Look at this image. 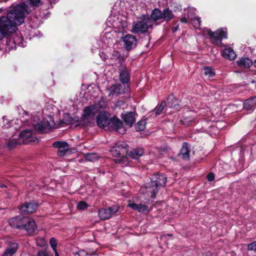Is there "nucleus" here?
<instances>
[{
    "instance_id": "nucleus-20",
    "label": "nucleus",
    "mask_w": 256,
    "mask_h": 256,
    "mask_svg": "<svg viewBox=\"0 0 256 256\" xmlns=\"http://www.w3.org/2000/svg\"><path fill=\"white\" fill-rule=\"evenodd\" d=\"M128 206L132 209L137 210L140 212H149L148 208L146 204H136L133 202H130Z\"/></svg>"
},
{
    "instance_id": "nucleus-35",
    "label": "nucleus",
    "mask_w": 256,
    "mask_h": 256,
    "mask_svg": "<svg viewBox=\"0 0 256 256\" xmlns=\"http://www.w3.org/2000/svg\"><path fill=\"white\" fill-rule=\"evenodd\" d=\"M248 104H250L251 106H254V108H255V106H256V96H254V97H252V98L248 99L246 100V105L247 106Z\"/></svg>"
},
{
    "instance_id": "nucleus-55",
    "label": "nucleus",
    "mask_w": 256,
    "mask_h": 256,
    "mask_svg": "<svg viewBox=\"0 0 256 256\" xmlns=\"http://www.w3.org/2000/svg\"><path fill=\"white\" fill-rule=\"evenodd\" d=\"M168 236H172V234H168Z\"/></svg>"
},
{
    "instance_id": "nucleus-25",
    "label": "nucleus",
    "mask_w": 256,
    "mask_h": 256,
    "mask_svg": "<svg viewBox=\"0 0 256 256\" xmlns=\"http://www.w3.org/2000/svg\"><path fill=\"white\" fill-rule=\"evenodd\" d=\"M144 150L142 148H138L130 151L128 153V156L134 159H138L140 156H142Z\"/></svg>"
},
{
    "instance_id": "nucleus-33",
    "label": "nucleus",
    "mask_w": 256,
    "mask_h": 256,
    "mask_svg": "<svg viewBox=\"0 0 256 256\" xmlns=\"http://www.w3.org/2000/svg\"><path fill=\"white\" fill-rule=\"evenodd\" d=\"M85 158L86 160L89 161H94L98 160V156L95 153H88L85 156Z\"/></svg>"
},
{
    "instance_id": "nucleus-26",
    "label": "nucleus",
    "mask_w": 256,
    "mask_h": 256,
    "mask_svg": "<svg viewBox=\"0 0 256 256\" xmlns=\"http://www.w3.org/2000/svg\"><path fill=\"white\" fill-rule=\"evenodd\" d=\"M153 22L162 19V12L158 8H154L152 12L150 17Z\"/></svg>"
},
{
    "instance_id": "nucleus-11",
    "label": "nucleus",
    "mask_w": 256,
    "mask_h": 256,
    "mask_svg": "<svg viewBox=\"0 0 256 256\" xmlns=\"http://www.w3.org/2000/svg\"><path fill=\"white\" fill-rule=\"evenodd\" d=\"M112 118L108 112H100L96 116V123L98 126L102 128H104L110 124Z\"/></svg>"
},
{
    "instance_id": "nucleus-41",
    "label": "nucleus",
    "mask_w": 256,
    "mask_h": 256,
    "mask_svg": "<svg viewBox=\"0 0 256 256\" xmlns=\"http://www.w3.org/2000/svg\"><path fill=\"white\" fill-rule=\"evenodd\" d=\"M38 256H51L49 253L45 250H40L38 252Z\"/></svg>"
},
{
    "instance_id": "nucleus-56",
    "label": "nucleus",
    "mask_w": 256,
    "mask_h": 256,
    "mask_svg": "<svg viewBox=\"0 0 256 256\" xmlns=\"http://www.w3.org/2000/svg\"><path fill=\"white\" fill-rule=\"evenodd\" d=\"M28 228H31V226L30 224H28Z\"/></svg>"
},
{
    "instance_id": "nucleus-34",
    "label": "nucleus",
    "mask_w": 256,
    "mask_h": 256,
    "mask_svg": "<svg viewBox=\"0 0 256 256\" xmlns=\"http://www.w3.org/2000/svg\"><path fill=\"white\" fill-rule=\"evenodd\" d=\"M120 158L116 159L115 162L116 163L120 164H125L128 162V158L126 156H120Z\"/></svg>"
},
{
    "instance_id": "nucleus-3",
    "label": "nucleus",
    "mask_w": 256,
    "mask_h": 256,
    "mask_svg": "<svg viewBox=\"0 0 256 256\" xmlns=\"http://www.w3.org/2000/svg\"><path fill=\"white\" fill-rule=\"evenodd\" d=\"M153 22L147 15H142L138 18V20L132 24V32L134 34H144L148 32L150 28H152Z\"/></svg>"
},
{
    "instance_id": "nucleus-51",
    "label": "nucleus",
    "mask_w": 256,
    "mask_h": 256,
    "mask_svg": "<svg viewBox=\"0 0 256 256\" xmlns=\"http://www.w3.org/2000/svg\"><path fill=\"white\" fill-rule=\"evenodd\" d=\"M5 128H8L10 127V123L8 121H7V124L4 126Z\"/></svg>"
},
{
    "instance_id": "nucleus-43",
    "label": "nucleus",
    "mask_w": 256,
    "mask_h": 256,
    "mask_svg": "<svg viewBox=\"0 0 256 256\" xmlns=\"http://www.w3.org/2000/svg\"><path fill=\"white\" fill-rule=\"evenodd\" d=\"M246 100L244 103V106L245 109L248 110H253L254 109V106H251L250 104H248L247 106L246 105Z\"/></svg>"
},
{
    "instance_id": "nucleus-14",
    "label": "nucleus",
    "mask_w": 256,
    "mask_h": 256,
    "mask_svg": "<svg viewBox=\"0 0 256 256\" xmlns=\"http://www.w3.org/2000/svg\"><path fill=\"white\" fill-rule=\"evenodd\" d=\"M166 181L167 178L166 176L163 174H155L150 178V182L159 189L160 188L165 186Z\"/></svg>"
},
{
    "instance_id": "nucleus-5",
    "label": "nucleus",
    "mask_w": 256,
    "mask_h": 256,
    "mask_svg": "<svg viewBox=\"0 0 256 256\" xmlns=\"http://www.w3.org/2000/svg\"><path fill=\"white\" fill-rule=\"evenodd\" d=\"M128 146L124 142L116 143L110 149V152L114 156H126L128 153Z\"/></svg>"
},
{
    "instance_id": "nucleus-7",
    "label": "nucleus",
    "mask_w": 256,
    "mask_h": 256,
    "mask_svg": "<svg viewBox=\"0 0 256 256\" xmlns=\"http://www.w3.org/2000/svg\"><path fill=\"white\" fill-rule=\"evenodd\" d=\"M32 126L38 132L46 133L54 126V122L50 118V121L43 120L36 124H32Z\"/></svg>"
},
{
    "instance_id": "nucleus-21",
    "label": "nucleus",
    "mask_w": 256,
    "mask_h": 256,
    "mask_svg": "<svg viewBox=\"0 0 256 256\" xmlns=\"http://www.w3.org/2000/svg\"><path fill=\"white\" fill-rule=\"evenodd\" d=\"M122 118L125 124L130 127L132 126L135 122V114L132 112H126L122 114Z\"/></svg>"
},
{
    "instance_id": "nucleus-1",
    "label": "nucleus",
    "mask_w": 256,
    "mask_h": 256,
    "mask_svg": "<svg viewBox=\"0 0 256 256\" xmlns=\"http://www.w3.org/2000/svg\"><path fill=\"white\" fill-rule=\"evenodd\" d=\"M31 11L28 6L22 2L12 8L8 13L7 16L0 18V40L6 34L16 31V26L22 24L24 20L25 14Z\"/></svg>"
},
{
    "instance_id": "nucleus-8",
    "label": "nucleus",
    "mask_w": 256,
    "mask_h": 256,
    "mask_svg": "<svg viewBox=\"0 0 256 256\" xmlns=\"http://www.w3.org/2000/svg\"><path fill=\"white\" fill-rule=\"evenodd\" d=\"M98 105H90L86 107L82 112V118L84 120H93L95 115L98 112Z\"/></svg>"
},
{
    "instance_id": "nucleus-13",
    "label": "nucleus",
    "mask_w": 256,
    "mask_h": 256,
    "mask_svg": "<svg viewBox=\"0 0 256 256\" xmlns=\"http://www.w3.org/2000/svg\"><path fill=\"white\" fill-rule=\"evenodd\" d=\"M38 208V204L34 201L26 202L19 208L20 212L22 214H31L36 212Z\"/></svg>"
},
{
    "instance_id": "nucleus-29",
    "label": "nucleus",
    "mask_w": 256,
    "mask_h": 256,
    "mask_svg": "<svg viewBox=\"0 0 256 256\" xmlns=\"http://www.w3.org/2000/svg\"><path fill=\"white\" fill-rule=\"evenodd\" d=\"M174 16L172 12L169 8H166L162 12V19L166 22L172 20Z\"/></svg>"
},
{
    "instance_id": "nucleus-54",
    "label": "nucleus",
    "mask_w": 256,
    "mask_h": 256,
    "mask_svg": "<svg viewBox=\"0 0 256 256\" xmlns=\"http://www.w3.org/2000/svg\"><path fill=\"white\" fill-rule=\"evenodd\" d=\"M254 65L256 68V60L254 62Z\"/></svg>"
},
{
    "instance_id": "nucleus-27",
    "label": "nucleus",
    "mask_w": 256,
    "mask_h": 256,
    "mask_svg": "<svg viewBox=\"0 0 256 256\" xmlns=\"http://www.w3.org/2000/svg\"><path fill=\"white\" fill-rule=\"evenodd\" d=\"M74 256H94L96 254V250H80L76 252H73Z\"/></svg>"
},
{
    "instance_id": "nucleus-30",
    "label": "nucleus",
    "mask_w": 256,
    "mask_h": 256,
    "mask_svg": "<svg viewBox=\"0 0 256 256\" xmlns=\"http://www.w3.org/2000/svg\"><path fill=\"white\" fill-rule=\"evenodd\" d=\"M146 124V122L145 120H140L136 126V130L138 132L143 130L145 128Z\"/></svg>"
},
{
    "instance_id": "nucleus-12",
    "label": "nucleus",
    "mask_w": 256,
    "mask_h": 256,
    "mask_svg": "<svg viewBox=\"0 0 256 256\" xmlns=\"http://www.w3.org/2000/svg\"><path fill=\"white\" fill-rule=\"evenodd\" d=\"M108 90L109 92V96H117L128 92L129 87L128 85L115 84L110 86V87L108 88Z\"/></svg>"
},
{
    "instance_id": "nucleus-37",
    "label": "nucleus",
    "mask_w": 256,
    "mask_h": 256,
    "mask_svg": "<svg viewBox=\"0 0 256 256\" xmlns=\"http://www.w3.org/2000/svg\"><path fill=\"white\" fill-rule=\"evenodd\" d=\"M88 207V204L84 201L80 202L77 205V208L79 210L86 209Z\"/></svg>"
},
{
    "instance_id": "nucleus-32",
    "label": "nucleus",
    "mask_w": 256,
    "mask_h": 256,
    "mask_svg": "<svg viewBox=\"0 0 256 256\" xmlns=\"http://www.w3.org/2000/svg\"><path fill=\"white\" fill-rule=\"evenodd\" d=\"M204 74L206 76L212 78L215 75L214 70L210 66H206L204 68Z\"/></svg>"
},
{
    "instance_id": "nucleus-2",
    "label": "nucleus",
    "mask_w": 256,
    "mask_h": 256,
    "mask_svg": "<svg viewBox=\"0 0 256 256\" xmlns=\"http://www.w3.org/2000/svg\"><path fill=\"white\" fill-rule=\"evenodd\" d=\"M10 225L16 228H23L26 230L29 234L32 235L36 230V226L34 220L28 217L19 216L10 218L8 220Z\"/></svg>"
},
{
    "instance_id": "nucleus-38",
    "label": "nucleus",
    "mask_w": 256,
    "mask_h": 256,
    "mask_svg": "<svg viewBox=\"0 0 256 256\" xmlns=\"http://www.w3.org/2000/svg\"><path fill=\"white\" fill-rule=\"evenodd\" d=\"M165 106L166 102H162L159 108L156 110V115H159L160 114L162 111L163 110Z\"/></svg>"
},
{
    "instance_id": "nucleus-40",
    "label": "nucleus",
    "mask_w": 256,
    "mask_h": 256,
    "mask_svg": "<svg viewBox=\"0 0 256 256\" xmlns=\"http://www.w3.org/2000/svg\"><path fill=\"white\" fill-rule=\"evenodd\" d=\"M28 2L32 6H38L40 2V0H28Z\"/></svg>"
},
{
    "instance_id": "nucleus-9",
    "label": "nucleus",
    "mask_w": 256,
    "mask_h": 256,
    "mask_svg": "<svg viewBox=\"0 0 256 256\" xmlns=\"http://www.w3.org/2000/svg\"><path fill=\"white\" fill-rule=\"evenodd\" d=\"M118 210L119 207L117 206L101 208L98 210V216L101 220H106L114 216Z\"/></svg>"
},
{
    "instance_id": "nucleus-46",
    "label": "nucleus",
    "mask_w": 256,
    "mask_h": 256,
    "mask_svg": "<svg viewBox=\"0 0 256 256\" xmlns=\"http://www.w3.org/2000/svg\"><path fill=\"white\" fill-rule=\"evenodd\" d=\"M192 20H193V22H194V24H198V26H200V22H201L200 18H198V17L194 18Z\"/></svg>"
},
{
    "instance_id": "nucleus-17",
    "label": "nucleus",
    "mask_w": 256,
    "mask_h": 256,
    "mask_svg": "<svg viewBox=\"0 0 256 256\" xmlns=\"http://www.w3.org/2000/svg\"><path fill=\"white\" fill-rule=\"evenodd\" d=\"M52 146L58 148V154L62 156L65 155L66 152L69 149V146L66 142L57 141L53 143Z\"/></svg>"
},
{
    "instance_id": "nucleus-50",
    "label": "nucleus",
    "mask_w": 256,
    "mask_h": 256,
    "mask_svg": "<svg viewBox=\"0 0 256 256\" xmlns=\"http://www.w3.org/2000/svg\"><path fill=\"white\" fill-rule=\"evenodd\" d=\"M178 26H177L175 28H172V32H176L178 30Z\"/></svg>"
},
{
    "instance_id": "nucleus-36",
    "label": "nucleus",
    "mask_w": 256,
    "mask_h": 256,
    "mask_svg": "<svg viewBox=\"0 0 256 256\" xmlns=\"http://www.w3.org/2000/svg\"><path fill=\"white\" fill-rule=\"evenodd\" d=\"M50 244L54 251H56V247L57 246V242L56 239L54 238H50Z\"/></svg>"
},
{
    "instance_id": "nucleus-57",
    "label": "nucleus",
    "mask_w": 256,
    "mask_h": 256,
    "mask_svg": "<svg viewBox=\"0 0 256 256\" xmlns=\"http://www.w3.org/2000/svg\"><path fill=\"white\" fill-rule=\"evenodd\" d=\"M24 112L26 113V115H28V112Z\"/></svg>"
},
{
    "instance_id": "nucleus-45",
    "label": "nucleus",
    "mask_w": 256,
    "mask_h": 256,
    "mask_svg": "<svg viewBox=\"0 0 256 256\" xmlns=\"http://www.w3.org/2000/svg\"><path fill=\"white\" fill-rule=\"evenodd\" d=\"M193 121L191 118H186L184 120V124L188 125Z\"/></svg>"
},
{
    "instance_id": "nucleus-53",
    "label": "nucleus",
    "mask_w": 256,
    "mask_h": 256,
    "mask_svg": "<svg viewBox=\"0 0 256 256\" xmlns=\"http://www.w3.org/2000/svg\"><path fill=\"white\" fill-rule=\"evenodd\" d=\"M54 252H55V255H56V256H58V252H57L56 250V251H54Z\"/></svg>"
},
{
    "instance_id": "nucleus-10",
    "label": "nucleus",
    "mask_w": 256,
    "mask_h": 256,
    "mask_svg": "<svg viewBox=\"0 0 256 256\" xmlns=\"http://www.w3.org/2000/svg\"><path fill=\"white\" fill-rule=\"evenodd\" d=\"M20 140L24 144L36 143L38 140L31 130H26L22 132L20 134Z\"/></svg>"
},
{
    "instance_id": "nucleus-48",
    "label": "nucleus",
    "mask_w": 256,
    "mask_h": 256,
    "mask_svg": "<svg viewBox=\"0 0 256 256\" xmlns=\"http://www.w3.org/2000/svg\"><path fill=\"white\" fill-rule=\"evenodd\" d=\"M124 102L122 100H118L116 103V106H120L122 105H123L124 104Z\"/></svg>"
},
{
    "instance_id": "nucleus-22",
    "label": "nucleus",
    "mask_w": 256,
    "mask_h": 256,
    "mask_svg": "<svg viewBox=\"0 0 256 256\" xmlns=\"http://www.w3.org/2000/svg\"><path fill=\"white\" fill-rule=\"evenodd\" d=\"M18 245L16 243H12L5 250L2 256H13L18 250Z\"/></svg>"
},
{
    "instance_id": "nucleus-23",
    "label": "nucleus",
    "mask_w": 256,
    "mask_h": 256,
    "mask_svg": "<svg viewBox=\"0 0 256 256\" xmlns=\"http://www.w3.org/2000/svg\"><path fill=\"white\" fill-rule=\"evenodd\" d=\"M236 62L239 67L246 68H250L253 64L252 60L248 58H241Z\"/></svg>"
},
{
    "instance_id": "nucleus-42",
    "label": "nucleus",
    "mask_w": 256,
    "mask_h": 256,
    "mask_svg": "<svg viewBox=\"0 0 256 256\" xmlns=\"http://www.w3.org/2000/svg\"><path fill=\"white\" fill-rule=\"evenodd\" d=\"M197 256H212V254L209 251L207 252H198Z\"/></svg>"
},
{
    "instance_id": "nucleus-4",
    "label": "nucleus",
    "mask_w": 256,
    "mask_h": 256,
    "mask_svg": "<svg viewBox=\"0 0 256 256\" xmlns=\"http://www.w3.org/2000/svg\"><path fill=\"white\" fill-rule=\"evenodd\" d=\"M158 190L159 188L150 181L141 187L140 192L142 195L141 198H144V202L149 203L154 201Z\"/></svg>"
},
{
    "instance_id": "nucleus-39",
    "label": "nucleus",
    "mask_w": 256,
    "mask_h": 256,
    "mask_svg": "<svg viewBox=\"0 0 256 256\" xmlns=\"http://www.w3.org/2000/svg\"><path fill=\"white\" fill-rule=\"evenodd\" d=\"M248 249L256 252V240L248 245Z\"/></svg>"
},
{
    "instance_id": "nucleus-47",
    "label": "nucleus",
    "mask_w": 256,
    "mask_h": 256,
    "mask_svg": "<svg viewBox=\"0 0 256 256\" xmlns=\"http://www.w3.org/2000/svg\"><path fill=\"white\" fill-rule=\"evenodd\" d=\"M207 178L208 181H212L214 178V174L212 173L208 174L207 176Z\"/></svg>"
},
{
    "instance_id": "nucleus-31",
    "label": "nucleus",
    "mask_w": 256,
    "mask_h": 256,
    "mask_svg": "<svg viewBox=\"0 0 256 256\" xmlns=\"http://www.w3.org/2000/svg\"><path fill=\"white\" fill-rule=\"evenodd\" d=\"M21 143L20 140H15V139H12L10 140L7 146L10 148V149H12L14 148H15L17 145L20 144Z\"/></svg>"
},
{
    "instance_id": "nucleus-6",
    "label": "nucleus",
    "mask_w": 256,
    "mask_h": 256,
    "mask_svg": "<svg viewBox=\"0 0 256 256\" xmlns=\"http://www.w3.org/2000/svg\"><path fill=\"white\" fill-rule=\"evenodd\" d=\"M207 34L210 38L211 42L216 45L220 44L222 40L226 38V32L221 29L218 30L214 32L208 30H207Z\"/></svg>"
},
{
    "instance_id": "nucleus-24",
    "label": "nucleus",
    "mask_w": 256,
    "mask_h": 256,
    "mask_svg": "<svg viewBox=\"0 0 256 256\" xmlns=\"http://www.w3.org/2000/svg\"><path fill=\"white\" fill-rule=\"evenodd\" d=\"M222 56L224 58L232 60L236 58V54L231 48H227L223 50Z\"/></svg>"
},
{
    "instance_id": "nucleus-49",
    "label": "nucleus",
    "mask_w": 256,
    "mask_h": 256,
    "mask_svg": "<svg viewBox=\"0 0 256 256\" xmlns=\"http://www.w3.org/2000/svg\"><path fill=\"white\" fill-rule=\"evenodd\" d=\"M180 20L182 23L186 24L187 22V19L186 17L182 18Z\"/></svg>"
},
{
    "instance_id": "nucleus-28",
    "label": "nucleus",
    "mask_w": 256,
    "mask_h": 256,
    "mask_svg": "<svg viewBox=\"0 0 256 256\" xmlns=\"http://www.w3.org/2000/svg\"><path fill=\"white\" fill-rule=\"evenodd\" d=\"M168 104L171 108H174L178 110L180 108L179 100L178 99L174 98L172 96L168 97Z\"/></svg>"
},
{
    "instance_id": "nucleus-16",
    "label": "nucleus",
    "mask_w": 256,
    "mask_h": 256,
    "mask_svg": "<svg viewBox=\"0 0 256 256\" xmlns=\"http://www.w3.org/2000/svg\"><path fill=\"white\" fill-rule=\"evenodd\" d=\"M110 126L118 134H124L125 133L126 130L124 128L122 122L116 117L114 116L112 118Z\"/></svg>"
},
{
    "instance_id": "nucleus-15",
    "label": "nucleus",
    "mask_w": 256,
    "mask_h": 256,
    "mask_svg": "<svg viewBox=\"0 0 256 256\" xmlns=\"http://www.w3.org/2000/svg\"><path fill=\"white\" fill-rule=\"evenodd\" d=\"M122 40L124 42V47L127 50H130L135 48L137 44L136 38L134 36L130 34H126L123 37Z\"/></svg>"
},
{
    "instance_id": "nucleus-19",
    "label": "nucleus",
    "mask_w": 256,
    "mask_h": 256,
    "mask_svg": "<svg viewBox=\"0 0 256 256\" xmlns=\"http://www.w3.org/2000/svg\"><path fill=\"white\" fill-rule=\"evenodd\" d=\"M190 150L188 144L184 142L178 155L184 160H188L190 158Z\"/></svg>"
},
{
    "instance_id": "nucleus-52",
    "label": "nucleus",
    "mask_w": 256,
    "mask_h": 256,
    "mask_svg": "<svg viewBox=\"0 0 256 256\" xmlns=\"http://www.w3.org/2000/svg\"><path fill=\"white\" fill-rule=\"evenodd\" d=\"M0 188H6V184H2L0 182Z\"/></svg>"
},
{
    "instance_id": "nucleus-18",
    "label": "nucleus",
    "mask_w": 256,
    "mask_h": 256,
    "mask_svg": "<svg viewBox=\"0 0 256 256\" xmlns=\"http://www.w3.org/2000/svg\"><path fill=\"white\" fill-rule=\"evenodd\" d=\"M119 78L120 82L124 85H128L130 81V74L128 68L124 66H122L119 69Z\"/></svg>"
},
{
    "instance_id": "nucleus-44",
    "label": "nucleus",
    "mask_w": 256,
    "mask_h": 256,
    "mask_svg": "<svg viewBox=\"0 0 256 256\" xmlns=\"http://www.w3.org/2000/svg\"><path fill=\"white\" fill-rule=\"evenodd\" d=\"M37 244L38 246H42L45 244V241L44 238H40L36 240Z\"/></svg>"
}]
</instances>
